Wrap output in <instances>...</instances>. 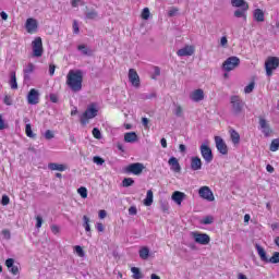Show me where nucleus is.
<instances>
[{"instance_id": "1", "label": "nucleus", "mask_w": 279, "mask_h": 279, "mask_svg": "<svg viewBox=\"0 0 279 279\" xmlns=\"http://www.w3.org/2000/svg\"><path fill=\"white\" fill-rule=\"evenodd\" d=\"M65 84L72 93H80L84 84V72L82 70H70L66 74Z\"/></svg>"}, {"instance_id": "2", "label": "nucleus", "mask_w": 279, "mask_h": 279, "mask_svg": "<svg viewBox=\"0 0 279 279\" xmlns=\"http://www.w3.org/2000/svg\"><path fill=\"white\" fill-rule=\"evenodd\" d=\"M232 8H239L234 11L233 16L235 19H243L247 21V10H250V3L245 0H231Z\"/></svg>"}, {"instance_id": "3", "label": "nucleus", "mask_w": 279, "mask_h": 279, "mask_svg": "<svg viewBox=\"0 0 279 279\" xmlns=\"http://www.w3.org/2000/svg\"><path fill=\"white\" fill-rule=\"evenodd\" d=\"M99 114V109H97V104L92 102L88 105L86 110L80 117L81 125H88L90 123V119H95Z\"/></svg>"}, {"instance_id": "4", "label": "nucleus", "mask_w": 279, "mask_h": 279, "mask_svg": "<svg viewBox=\"0 0 279 279\" xmlns=\"http://www.w3.org/2000/svg\"><path fill=\"white\" fill-rule=\"evenodd\" d=\"M230 104H231L233 114L239 116L241 114V112H243L245 102H243V100L241 99V96H236V95L231 96Z\"/></svg>"}, {"instance_id": "5", "label": "nucleus", "mask_w": 279, "mask_h": 279, "mask_svg": "<svg viewBox=\"0 0 279 279\" xmlns=\"http://www.w3.org/2000/svg\"><path fill=\"white\" fill-rule=\"evenodd\" d=\"M241 64V59L239 57H229L222 63V71L226 73H230V71H234Z\"/></svg>"}, {"instance_id": "6", "label": "nucleus", "mask_w": 279, "mask_h": 279, "mask_svg": "<svg viewBox=\"0 0 279 279\" xmlns=\"http://www.w3.org/2000/svg\"><path fill=\"white\" fill-rule=\"evenodd\" d=\"M279 66V58L278 57H269L266 62H265V69H266V74L268 77H271L274 75V71L278 69Z\"/></svg>"}, {"instance_id": "7", "label": "nucleus", "mask_w": 279, "mask_h": 279, "mask_svg": "<svg viewBox=\"0 0 279 279\" xmlns=\"http://www.w3.org/2000/svg\"><path fill=\"white\" fill-rule=\"evenodd\" d=\"M33 47V58H43V53H45V48H43V38L36 37L32 41Z\"/></svg>"}, {"instance_id": "8", "label": "nucleus", "mask_w": 279, "mask_h": 279, "mask_svg": "<svg viewBox=\"0 0 279 279\" xmlns=\"http://www.w3.org/2000/svg\"><path fill=\"white\" fill-rule=\"evenodd\" d=\"M145 170V165L141 162L131 163L125 167L126 173H132L133 175H141Z\"/></svg>"}, {"instance_id": "9", "label": "nucleus", "mask_w": 279, "mask_h": 279, "mask_svg": "<svg viewBox=\"0 0 279 279\" xmlns=\"http://www.w3.org/2000/svg\"><path fill=\"white\" fill-rule=\"evenodd\" d=\"M192 236L198 245H208L210 243V235L208 233L192 232Z\"/></svg>"}, {"instance_id": "10", "label": "nucleus", "mask_w": 279, "mask_h": 279, "mask_svg": "<svg viewBox=\"0 0 279 279\" xmlns=\"http://www.w3.org/2000/svg\"><path fill=\"white\" fill-rule=\"evenodd\" d=\"M199 149H201V156L205 160V162H207V165H209V162H213L214 156H213V149L210 148V146L206 144H202Z\"/></svg>"}, {"instance_id": "11", "label": "nucleus", "mask_w": 279, "mask_h": 279, "mask_svg": "<svg viewBox=\"0 0 279 279\" xmlns=\"http://www.w3.org/2000/svg\"><path fill=\"white\" fill-rule=\"evenodd\" d=\"M198 195L202 199H206L207 202H215V194H213V190L209 186H202L198 190Z\"/></svg>"}, {"instance_id": "12", "label": "nucleus", "mask_w": 279, "mask_h": 279, "mask_svg": "<svg viewBox=\"0 0 279 279\" xmlns=\"http://www.w3.org/2000/svg\"><path fill=\"white\" fill-rule=\"evenodd\" d=\"M27 104L36 106L40 104V93L36 88H32L27 94Z\"/></svg>"}, {"instance_id": "13", "label": "nucleus", "mask_w": 279, "mask_h": 279, "mask_svg": "<svg viewBox=\"0 0 279 279\" xmlns=\"http://www.w3.org/2000/svg\"><path fill=\"white\" fill-rule=\"evenodd\" d=\"M215 143L217 150L222 154V156H228V145L223 138H221V136H215Z\"/></svg>"}, {"instance_id": "14", "label": "nucleus", "mask_w": 279, "mask_h": 279, "mask_svg": "<svg viewBox=\"0 0 279 279\" xmlns=\"http://www.w3.org/2000/svg\"><path fill=\"white\" fill-rule=\"evenodd\" d=\"M129 81L135 88H138L141 86V76H138V72H136V70H129Z\"/></svg>"}, {"instance_id": "15", "label": "nucleus", "mask_w": 279, "mask_h": 279, "mask_svg": "<svg viewBox=\"0 0 279 279\" xmlns=\"http://www.w3.org/2000/svg\"><path fill=\"white\" fill-rule=\"evenodd\" d=\"M259 128L266 137L271 136L274 131L271 130V126H269V122L263 117H259Z\"/></svg>"}, {"instance_id": "16", "label": "nucleus", "mask_w": 279, "mask_h": 279, "mask_svg": "<svg viewBox=\"0 0 279 279\" xmlns=\"http://www.w3.org/2000/svg\"><path fill=\"white\" fill-rule=\"evenodd\" d=\"M194 53H195V46L193 45H186L185 47L177 51V56H179V58L193 56Z\"/></svg>"}, {"instance_id": "17", "label": "nucleus", "mask_w": 279, "mask_h": 279, "mask_svg": "<svg viewBox=\"0 0 279 279\" xmlns=\"http://www.w3.org/2000/svg\"><path fill=\"white\" fill-rule=\"evenodd\" d=\"M12 276H19L21 274V268L17 265H14V258H8L4 263Z\"/></svg>"}, {"instance_id": "18", "label": "nucleus", "mask_w": 279, "mask_h": 279, "mask_svg": "<svg viewBox=\"0 0 279 279\" xmlns=\"http://www.w3.org/2000/svg\"><path fill=\"white\" fill-rule=\"evenodd\" d=\"M25 27L28 34H36L38 31V22L33 17H28Z\"/></svg>"}, {"instance_id": "19", "label": "nucleus", "mask_w": 279, "mask_h": 279, "mask_svg": "<svg viewBox=\"0 0 279 279\" xmlns=\"http://www.w3.org/2000/svg\"><path fill=\"white\" fill-rule=\"evenodd\" d=\"M204 89L202 88L195 89L190 94V99L192 101H195L196 104H199V101H204Z\"/></svg>"}, {"instance_id": "20", "label": "nucleus", "mask_w": 279, "mask_h": 279, "mask_svg": "<svg viewBox=\"0 0 279 279\" xmlns=\"http://www.w3.org/2000/svg\"><path fill=\"white\" fill-rule=\"evenodd\" d=\"M168 165L170 166L171 171L174 173H180L182 171V167L180 166V161H178V158L170 157L168 160Z\"/></svg>"}, {"instance_id": "21", "label": "nucleus", "mask_w": 279, "mask_h": 279, "mask_svg": "<svg viewBox=\"0 0 279 279\" xmlns=\"http://www.w3.org/2000/svg\"><path fill=\"white\" fill-rule=\"evenodd\" d=\"M184 197H186V194L184 192L175 191L172 194V199L178 204V206H182V202H184Z\"/></svg>"}, {"instance_id": "22", "label": "nucleus", "mask_w": 279, "mask_h": 279, "mask_svg": "<svg viewBox=\"0 0 279 279\" xmlns=\"http://www.w3.org/2000/svg\"><path fill=\"white\" fill-rule=\"evenodd\" d=\"M253 19L257 23H265V12L263 9H255L253 12Z\"/></svg>"}, {"instance_id": "23", "label": "nucleus", "mask_w": 279, "mask_h": 279, "mask_svg": "<svg viewBox=\"0 0 279 279\" xmlns=\"http://www.w3.org/2000/svg\"><path fill=\"white\" fill-rule=\"evenodd\" d=\"M255 247L260 260H263V263H269V257H267V252H265V248L258 244H256Z\"/></svg>"}, {"instance_id": "24", "label": "nucleus", "mask_w": 279, "mask_h": 279, "mask_svg": "<svg viewBox=\"0 0 279 279\" xmlns=\"http://www.w3.org/2000/svg\"><path fill=\"white\" fill-rule=\"evenodd\" d=\"M191 169L192 171H199L202 169V159L199 157L191 158Z\"/></svg>"}, {"instance_id": "25", "label": "nucleus", "mask_w": 279, "mask_h": 279, "mask_svg": "<svg viewBox=\"0 0 279 279\" xmlns=\"http://www.w3.org/2000/svg\"><path fill=\"white\" fill-rule=\"evenodd\" d=\"M229 134L233 145H239V143H241V135L239 134V132H236V130L230 129Z\"/></svg>"}, {"instance_id": "26", "label": "nucleus", "mask_w": 279, "mask_h": 279, "mask_svg": "<svg viewBox=\"0 0 279 279\" xmlns=\"http://www.w3.org/2000/svg\"><path fill=\"white\" fill-rule=\"evenodd\" d=\"M99 13L95 9H90L85 12L86 21H97Z\"/></svg>"}, {"instance_id": "27", "label": "nucleus", "mask_w": 279, "mask_h": 279, "mask_svg": "<svg viewBox=\"0 0 279 279\" xmlns=\"http://www.w3.org/2000/svg\"><path fill=\"white\" fill-rule=\"evenodd\" d=\"M36 69V65H34V63H28L26 65V68L23 70V73H24V80L25 81H28L31 77H29V74L31 73H34Z\"/></svg>"}, {"instance_id": "28", "label": "nucleus", "mask_w": 279, "mask_h": 279, "mask_svg": "<svg viewBox=\"0 0 279 279\" xmlns=\"http://www.w3.org/2000/svg\"><path fill=\"white\" fill-rule=\"evenodd\" d=\"M48 169H50V171H66L68 167L62 163L51 162L48 165Z\"/></svg>"}, {"instance_id": "29", "label": "nucleus", "mask_w": 279, "mask_h": 279, "mask_svg": "<svg viewBox=\"0 0 279 279\" xmlns=\"http://www.w3.org/2000/svg\"><path fill=\"white\" fill-rule=\"evenodd\" d=\"M136 141H138V135H136V132H129L124 134L125 143H136Z\"/></svg>"}, {"instance_id": "30", "label": "nucleus", "mask_w": 279, "mask_h": 279, "mask_svg": "<svg viewBox=\"0 0 279 279\" xmlns=\"http://www.w3.org/2000/svg\"><path fill=\"white\" fill-rule=\"evenodd\" d=\"M146 206H151L154 204V192L151 190L147 191L146 198L144 199Z\"/></svg>"}, {"instance_id": "31", "label": "nucleus", "mask_w": 279, "mask_h": 279, "mask_svg": "<svg viewBox=\"0 0 279 279\" xmlns=\"http://www.w3.org/2000/svg\"><path fill=\"white\" fill-rule=\"evenodd\" d=\"M10 87L12 90H16L19 88V83H16V72H11Z\"/></svg>"}, {"instance_id": "32", "label": "nucleus", "mask_w": 279, "mask_h": 279, "mask_svg": "<svg viewBox=\"0 0 279 279\" xmlns=\"http://www.w3.org/2000/svg\"><path fill=\"white\" fill-rule=\"evenodd\" d=\"M140 258H142V260H147L149 258V248L147 246L140 250Z\"/></svg>"}, {"instance_id": "33", "label": "nucleus", "mask_w": 279, "mask_h": 279, "mask_svg": "<svg viewBox=\"0 0 279 279\" xmlns=\"http://www.w3.org/2000/svg\"><path fill=\"white\" fill-rule=\"evenodd\" d=\"M131 271L133 274V279H143V272H141V268L138 267H132Z\"/></svg>"}, {"instance_id": "34", "label": "nucleus", "mask_w": 279, "mask_h": 279, "mask_svg": "<svg viewBox=\"0 0 279 279\" xmlns=\"http://www.w3.org/2000/svg\"><path fill=\"white\" fill-rule=\"evenodd\" d=\"M83 228L86 232H90V218L88 216H83Z\"/></svg>"}, {"instance_id": "35", "label": "nucleus", "mask_w": 279, "mask_h": 279, "mask_svg": "<svg viewBox=\"0 0 279 279\" xmlns=\"http://www.w3.org/2000/svg\"><path fill=\"white\" fill-rule=\"evenodd\" d=\"M25 134L26 136H28V138H35L36 134H34V132L32 131V124H26L25 126Z\"/></svg>"}, {"instance_id": "36", "label": "nucleus", "mask_w": 279, "mask_h": 279, "mask_svg": "<svg viewBox=\"0 0 279 279\" xmlns=\"http://www.w3.org/2000/svg\"><path fill=\"white\" fill-rule=\"evenodd\" d=\"M77 193L83 199H86V197H88V190L84 186L78 187Z\"/></svg>"}, {"instance_id": "37", "label": "nucleus", "mask_w": 279, "mask_h": 279, "mask_svg": "<svg viewBox=\"0 0 279 279\" xmlns=\"http://www.w3.org/2000/svg\"><path fill=\"white\" fill-rule=\"evenodd\" d=\"M78 51H82L83 56H90L92 51L86 47V45L77 46Z\"/></svg>"}, {"instance_id": "38", "label": "nucleus", "mask_w": 279, "mask_h": 279, "mask_svg": "<svg viewBox=\"0 0 279 279\" xmlns=\"http://www.w3.org/2000/svg\"><path fill=\"white\" fill-rule=\"evenodd\" d=\"M268 263L272 265H277L279 263V252H275L270 258H268Z\"/></svg>"}, {"instance_id": "39", "label": "nucleus", "mask_w": 279, "mask_h": 279, "mask_svg": "<svg viewBox=\"0 0 279 279\" xmlns=\"http://www.w3.org/2000/svg\"><path fill=\"white\" fill-rule=\"evenodd\" d=\"M134 184V179L132 178H124L122 181V186L128 189V186H132Z\"/></svg>"}, {"instance_id": "40", "label": "nucleus", "mask_w": 279, "mask_h": 279, "mask_svg": "<svg viewBox=\"0 0 279 279\" xmlns=\"http://www.w3.org/2000/svg\"><path fill=\"white\" fill-rule=\"evenodd\" d=\"M279 149V140H272L270 144V151H278Z\"/></svg>"}, {"instance_id": "41", "label": "nucleus", "mask_w": 279, "mask_h": 279, "mask_svg": "<svg viewBox=\"0 0 279 279\" xmlns=\"http://www.w3.org/2000/svg\"><path fill=\"white\" fill-rule=\"evenodd\" d=\"M74 251L76 252L77 256H80V258H84V256H86L84 248H82L80 245L74 246Z\"/></svg>"}, {"instance_id": "42", "label": "nucleus", "mask_w": 279, "mask_h": 279, "mask_svg": "<svg viewBox=\"0 0 279 279\" xmlns=\"http://www.w3.org/2000/svg\"><path fill=\"white\" fill-rule=\"evenodd\" d=\"M213 221H215V218L213 216H207L201 221V223H203L204 226H210Z\"/></svg>"}, {"instance_id": "43", "label": "nucleus", "mask_w": 279, "mask_h": 279, "mask_svg": "<svg viewBox=\"0 0 279 279\" xmlns=\"http://www.w3.org/2000/svg\"><path fill=\"white\" fill-rule=\"evenodd\" d=\"M254 86H256V83L251 82L245 88H244V93L246 95H250V93H252L254 90Z\"/></svg>"}, {"instance_id": "44", "label": "nucleus", "mask_w": 279, "mask_h": 279, "mask_svg": "<svg viewBox=\"0 0 279 279\" xmlns=\"http://www.w3.org/2000/svg\"><path fill=\"white\" fill-rule=\"evenodd\" d=\"M149 8H144L143 11H142V19L144 21H148L149 20Z\"/></svg>"}, {"instance_id": "45", "label": "nucleus", "mask_w": 279, "mask_h": 279, "mask_svg": "<svg viewBox=\"0 0 279 279\" xmlns=\"http://www.w3.org/2000/svg\"><path fill=\"white\" fill-rule=\"evenodd\" d=\"M92 134L94 138H97L98 141L101 140V131H99V129L94 128L92 131Z\"/></svg>"}, {"instance_id": "46", "label": "nucleus", "mask_w": 279, "mask_h": 279, "mask_svg": "<svg viewBox=\"0 0 279 279\" xmlns=\"http://www.w3.org/2000/svg\"><path fill=\"white\" fill-rule=\"evenodd\" d=\"M5 106H12V96L5 95L3 99Z\"/></svg>"}, {"instance_id": "47", "label": "nucleus", "mask_w": 279, "mask_h": 279, "mask_svg": "<svg viewBox=\"0 0 279 279\" xmlns=\"http://www.w3.org/2000/svg\"><path fill=\"white\" fill-rule=\"evenodd\" d=\"M95 165H104V162H106V160H104V158L99 157V156H95L93 158Z\"/></svg>"}, {"instance_id": "48", "label": "nucleus", "mask_w": 279, "mask_h": 279, "mask_svg": "<svg viewBox=\"0 0 279 279\" xmlns=\"http://www.w3.org/2000/svg\"><path fill=\"white\" fill-rule=\"evenodd\" d=\"M56 135L52 133L51 130H47L46 133H45V138L47 141H51V138H53Z\"/></svg>"}, {"instance_id": "49", "label": "nucleus", "mask_w": 279, "mask_h": 279, "mask_svg": "<svg viewBox=\"0 0 279 279\" xmlns=\"http://www.w3.org/2000/svg\"><path fill=\"white\" fill-rule=\"evenodd\" d=\"M50 230H51L52 234H60V227H58V225H52L50 227Z\"/></svg>"}, {"instance_id": "50", "label": "nucleus", "mask_w": 279, "mask_h": 279, "mask_svg": "<svg viewBox=\"0 0 279 279\" xmlns=\"http://www.w3.org/2000/svg\"><path fill=\"white\" fill-rule=\"evenodd\" d=\"M182 112H184V110L182 109V106H177L174 110L175 117H182Z\"/></svg>"}, {"instance_id": "51", "label": "nucleus", "mask_w": 279, "mask_h": 279, "mask_svg": "<svg viewBox=\"0 0 279 279\" xmlns=\"http://www.w3.org/2000/svg\"><path fill=\"white\" fill-rule=\"evenodd\" d=\"M1 204L2 206H8V204H10V196L3 195L1 199Z\"/></svg>"}, {"instance_id": "52", "label": "nucleus", "mask_w": 279, "mask_h": 279, "mask_svg": "<svg viewBox=\"0 0 279 279\" xmlns=\"http://www.w3.org/2000/svg\"><path fill=\"white\" fill-rule=\"evenodd\" d=\"M78 3H81V5H85L86 3L82 0H72L71 1V5L72 8H77Z\"/></svg>"}, {"instance_id": "53", "label": "nucleus", "mask_w": 279, "mask_h": 279, "mask_svg": "<svg viewBox=\"0 0 279 279\" xmlns=\"http://www.w3.org/2000/svg\"><path fill=\"white\" fill-rule=\"evenodd\" d=\"M73 32H74V34H80V25L77 24V21H75V20L73 22Z\"/></svg>"}, {"instance_id": "54", "label": "nucleus", "mask_w": 279, "mask_h": 279, "mask_svg": "<svg viewBox=\"0 0 279 279\" xmlns=\"http://www.w3.org/2000/svg\"><path fill=\"white\" fill-rule=\"evenodd\" d=\"M96 229H97L98 232H104V230H106V227H104V223L97 222L96 223Z\"/></svg>"}, {"instance_id": "55", "label": "nucleus", "mask_w": 279, "mask_h": 279, "mask_svg": "<svg viewBox=\"0 0 279 279\" xmlns=\"http://www.w3.org/2000/svg\"><path fill=\"white\" fill-rule=\"evenodd\" d=\"M36 221V228H43V217L37 216Z\"/></svg>"}, {"instance_id": "56", "label": "nucleus", "mask_w": 279, "mask_h": 279, "mask_svg": "<svg viewBox=\"0 0 279 279\" xmlns=\"http://www.w3.org/2000/svg\"><path fill=\"white\" fill-rule=\"evenodd\" d=\"M221 47H228V37L223 36L220 39Z\"/></svg>"}, {"instance_id": "57", "label": "nucleus", "mask_w": 279, "mask_h": 279, "mask_svg": "<svg viewBox=\"0 0 279 279\" xmlns=\"http://www.w3.org/2000/svg\"><path fill=\"white\" fill-rule=\"evenodd\" d=\"M2 234H3L4 239H7V240L11 239L10 230L3 229Z\"/></svg>"}, {"instance_id": "58", "label": "nucleus", "mask_w": 279, "mask_h": 279, "mask_svg": "<svg viewBox=\"0 0 279 279\" xmlns=\"http://www.w3.org/2000/svg\"><path fill=\"white\" fill-rule=\"evenodd\" d=\"M50 101L52 102V104H58V95H56V94H50Z\"/></svg>"}, {"instance_id": "59", "label": "nucleus", "mask_w": 279, "mask_h": 279, "mask_svg": "<svg viewBox=\"0 0 279 279\" xmlns=\"http://www.w3.org/2000/svg\"><path fill=\"white\" fill-rule=\"evenodd\" d=\"M178 14V8H172L169 12H168V16H175Z\"/></svg>"}, {"instance_id": "60", "label": "nucleus", "mask_w": 279, "mask_h": 279, "mask_svg": "<svg viewBox=\"0 0 279 279\" xmlns=\"http://www.w3.org/2000/svg\"><path fill=\"white\" fill-rule=\"evenodd\" d=\"M107 215H108V214H107L106 210H104V209L99 210V213H98L99 219H106Z\"/></svg>"}, {"instance_id": "61", "label": "nucleus", "mask_w": 279, "mask_h": 279, "mask_svg": "<svg viewBox=\"0 0 279 279\" xmlns=\"http://www.w3.org/2000/svg\"><path fill=\"white\" fill-rule=\"evenodd\" d=\"M144 99H156V92L145 95Z\"/></svg>"}, {"instance_id": "62", "label": "nucleus", "mask_w": 279, "mask_h": 279, "mask_svg": "<svg viewBox=\"0 0 279 279\" xmlns=\"http://www.w3.org/2000/svg\"><path fill=\"white\" fill-rule=\"evenodd\" d=\"M136 213H137V209L135 206H132L129 208V215H136Z\"/></svg>"}, {"instance_id": "63", "label": "nucleus", "mask_w": 279, "mask_h": 279, "mask_svg": "<svg viewBox=\"0 0 279 279\" xmlns=\"http://www.w3.org/2000/svg\"><path fill=\"white\" fill-rule=\"evenodd\" d=\"M56 73V66L53 64L49 65V75H53Z\"/></svg>"}, {"instance_id": "64", "label": "nucleus", "mask_w": 279, "mask_h": 279, "mask_svg": "<svg viewBox=\"0 0 279 279\" xmlns=\"http://www.w3.org/2000/svg\"><path fill=\"white\" fill-rule=\"evenodd\" d=\"M142 124L144 125V128H147L149 125V119L142 118Z\"/></svg>"}]
</instances>
